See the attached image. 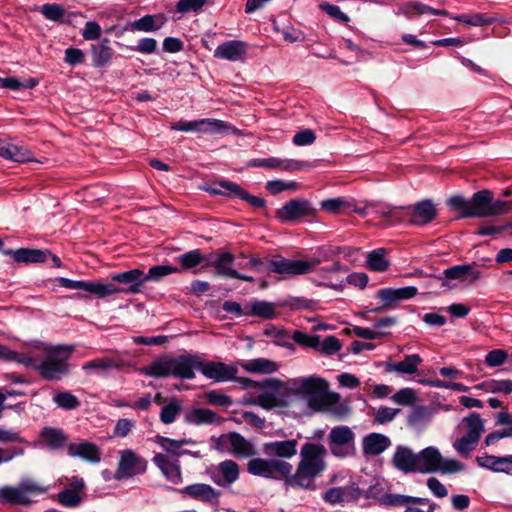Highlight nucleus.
<instances>
[{
  "label": "nucleus",
  "mask_w": 512,
  "mask_h": 512,
  "mask_svg": "<svg viewBox=\"0 0 512 512\" xmlns=\"http://www.w3.org/2000/svg\"><path fill=\"white\" fill-rule=\"evenodd\" d=\"M200 369L208 378L225 382L236 378L237 368L221 362L202 363L191 355H180L172 359H160L145 369L150 376L166 377L173 375L182 379L194 378V370Z\"/></svg>",
  "instance_id": "f257e3e1"
},
{
  "label": "nucleus",
  "mask_w": 512,
  "mask_h": 512,
  "mask_svg": "<svg viewBox=\"0 0 512 512\" xmlns=\"http://www.w3.org/2000/svg\"><path fill=\"white\" fill-rule=\"evenodd\" d=\"M327 388V382L315 376L296 378L290 383L291 392L305 399L306 410L328 412L337 418H344L349 413L347 406L339 403L340 396L328 393Z\"/></svg>",
  "instance_id": "f03ea898"
},
{
  "label": "nucleus",
  "mask_w": 512,
  "mask_h": 512,
  "mask_svg": "<svg viewBox=\"0 0 512 512\" xmlns=\"http://www.w3.org/2000/svg\"><path fill=\"white\" fill-rule=\"evenodd\" d=\"M327 454V448L322 443L315 441L303 443L295 472H290L287 478V486L315 491L316 479L327 470Z\"/></svg>",
  "instance_id": "7ed1b4c3"
},
{
  "label": "nucleus",
  "mask_w": 512,
  "mask_h": 512,
  "mask_svg": "<svg viewBox=\"0 0 512 512\" xmlns=\"http://www.w3.org/2000/svg\"><path fill=\"white\" fill-rule=\"evenodd\" d=\"M0 358L35 369L48 380L58 379L68 371L66 360L58 357V354H0Z\"/></svg>",
  "instance_id": "20e7f679"
},
{
  "label": "nucleus",
  "mask_w": 512,
  "mask_h": 512,
  "mask_svg": "<svg viewBox=\"0 0 512 512\" xmlns=\"http://www.w3.org/2000/svg\"><path fill=\"white\" fill-rule=\"evenodd\" d=\"M418 473H435L441 474H455L465 470L466 466L456 460L447 459L442 456L439 449L434 446H429L422 449L417 453Z\"/></svg>",
  "instance_id": "39448f33"
},
{
  "label": "nucleus",
  "mask_w": 512,
  "mask_h": 512,
  "mask_svg": "<svg viewBox=\"0 0 512 512\" xmlns=\"http://www.w3.org/2000/svg\"><path fill=\"white\" fill-rule=\"evenodd\" d=\"M144 272L138 268L115 273L103 283V298L118 294H138L144 285Z\"/></svg>",
  "instance_id": "423d86ee"
},
{
  "label": "nucleus",
  "mask_w": 512,
  "mask_h": 512,
  "mask_svg": "<svg viewBox=\"0 0 512 512\" xmlns=\"http://www.w3.org/2000/svg\"><path fill=\"white\" fill-rule=\"evenodd\" d=\"M292 465L289 462L280 459H264L254 457L247 463V471L251 475L259 476L267 479H275L283 477L287 485V478L292 472Z\"/></svg>",
  "instance_id": "0eeeda50"
},
{
  "label": "nucleus",
  "mask_w": 512,
  "mask_h": 512,
  "mask_svg": "<svg viewBox=\"0 0 512 512\" xmlns=\"http://www.w3.org/2000/svg\"><path fill=\"white\" fill-rule=\"evenodd\" d=\"M328 446L335 457L352 456L355 453V434L348 426H336L328 434Z\"/></svg>",
  "instance_id": "6e6552de"
},
{
  "label": "nucleus",
  "mask_w": 512,
  "mask_h": 512,
  "mask_svg": "<svg viewBox=\"0 0 512 512\" xmlns=\"http://www.w3.org/2000/svg\"><path fill=\"white\" fill-rule=\"evenodd\" d=\"M476 264H462L449 267L443 271L442 274L435 276V280L441 281V286L453 289L456 287L457 282L474 283L482 276L480 270L475 268Z\"/></svg>",
  "instance_id": "1a4fd4ad"
},
{
  "label": "nucleus",
  "mask_w": 512,
  "mask_h": 512,
  "mask_svg": "<svg viewBox=\"0 0 512 512\" xmlns=\"http://www.w3.org/2000/svg\"><path fill=\"white\" fill-rule=\"evenodd\" d=\"M45 492H47V488L31 479H25L16 487H2L0 489V498L15 504L28 505L30 503L29 495L43 494Z\"/></svg>",
  "instance_id": "9d476101"
},
{
  "label": "nucleus",
  "mask_w": 512,
  "mask_h": 512,
  "mask_svg": "<svg viewBox=\"0 0 512 512\" xmlns=\"http://www.w3.org/2000/svg\"><path fill=\"white\" fill-rule=\"evenodd\" d=\"M379 502L386 506H405L403 512H434L436 505L427 498L412 497L402 494H385Z\"/></svg>",
  "instance_id": "9b49d317"
},
{
  "label": "nucleus",
  "mask_w": 512,
  "mask_h": 512,
  "mask_svg": "<svg viewBox=\"0 0 512 512\" xmlns=\"http://www.w3.org/2000/svg\"><path fill=\"white\" fill-rule=\"evenodd\" d=\"M347 271V266L336 261L330 266L319 268L313 281L317 286H325L341 292L345 287L343 276Z\"/></svg>",
  "instance_id": "f8f14e48"
},
{
  "label": "nucleus",
  "mask_w": 512,
  "mask_h": 512,
  "mask_svg": "<svg viewBox=\"0 0 512 512\" xmlns=\"http://www.w3.org/2000/svg\"><path fill=\"white\" fill-rule=\"evenodd\" d=\"M316 214L317 209L313 207L312 203L302 198L288 201L276 212V216L281 222H291L302 217L313 218Z\"/></svg>",
  "instance_id": "ddd939ff"
},
{
  "label": "nucleus",
  "mask_w": 512,
  "mask_h": 512,
  "mask_svg": "<svg viewBox=\"0 0 512 512\" xmlns=\"http://www.w3.org/2000/svg\"><path fill=\"white\" fill-rule=\"evenodd\" d=\"M146 466V461L132 450H124L121 452L115 477L116 479H123L141 474L146 470Z\"/></svg>",
  "instance_id": "4468645a"
},
{
  "label": "nucleus",
  "mask_w": 512,
  "mask_h": 512,
  "mask_svg": "<svg viewBox=\"0 0 512 512\" xmlns=\"http://www.w3.org/2000/svg\"><path fill=\"white\" fill-rule=\"evenodd\" d=\"M418 289L415 286L401 288H382L377 291L376 297L382 301V305L372 309V312H380L388 306L408 300L416 296Z\"/></svg>",
  "instance_id": "2eb2a0df"
},
{
  "label": "nucleus",
  "mask_w": 512,
  "mask_h": 512,
  "mask_svg": "<svg viewBox=\"0 0 512 512\" xmlns=\"http://www.w3.org/2000/svg\"><path fill=\"white\" fill-rule=\"evenodd\" d=\"M248 167L266 168L271 170L297 171L307 167V163L294 159H281L278 157L254 158L248 162Z\"/></svg>",
  "instance_id": "dca6fc26"
},
{
  "label": "nucleus",
  "mask_w": 512,
  "mask_h": 512,
  "mask_svg": "<svg viewBox=\"0 0 512 512\" xmlns=\"http://www.w3.org/2000/svg\"><path fill=\"white\" fill-rule=\"evenodd\" d=\"M304 260L288 259L281 255L270 258V272L281 275H305Z\"/></svg>",
  "instance_id": "f3484780"
},
{
  "label": "nucleus",
  "mask_w": 512,
  "mask_h": 512,
  "mask_svg": "<svg viewBox=\"0 0 512 512\" xmlns=\"http://www.w3.org/2000/svg\"><path fill=\"white\" fill-rule=\"evenodd\" d=\"M247 53V44L240 40L226 41L216 47L214 57L232 62L243 61Z\"/></svg>",
  "instance_id": "a211bd4d"
},
{
  "label": "nucleus",
  "mask_w": 512,
  "mask_h": 512,
  "mask_svg": "<svg viewBox=\"0 0 512 512\" xmlns=\"http://www.w3.org/2000/svg\"><path fill=\"white\" fill-rule=\"evenodd\" d=\"M0 157L16 163L36 161L32 152L25 146L15 145L4 139H0Z\"/></svg>",
  "instance_id": "6ab92c4d"
},
{
  "label": "nucleus",
  "mask_w": 512,
  "mask_h": 512,
  "mask_svg": "<svg viewBox=\"0 0 512 512\" xmlns=\"http://www.w3.org/2000/svg\"><path fill=\"white\" fill-rule=\"evenodd\" d=\"M179 492L184 496L209 504H216L220 496L219 491L204 483L188 485L179 490Z\"/></svg>",
  "instance_id": "aec40b11"
},
{
  "label": "nucleus",
  "mask_w": 512,
  "mask_h": 512,
  "mask_svg": "<svg viewBox=\"0 0 512 512\" xmlns=\"http://www.w3.org/2000/svg\"><path fill=\"white\" fill-rule=\"evenodd\" d=\"M153 462L170 482L178 484L182 481L181 468L177 458L158 453L153 457Z\"/></svg>",
  "instance_id": "412c9836"
},
{
  "label": "nucleus",
  "mask_w": 512,
  "mask_h": 512,
  "mask_svg": "<svg viewBox=\"0 0 512 512\" xmlns=\"http://www.w3.org/2000/svg\"><path fill=\"white\" fill-rule=\"evenodd\" d=\"M476 462L482 468L512 476V454L506 456H478L476 457Z\"/></svg>",
  "instance_id": "4be33fe9"
},
{
  "label": "nucleus",
  "mask_w": 512,
  "mask_h": 512,
  "mask_svg": "<svg viewBox=\"0 0 512 512\" xmlns=\"http://www.w3.org/2000/svg\"><path fill=\"white\" fill-rule=\"evenodd\" d=\"M239 475V465L233 460H224L218 464L217 474L213 480L221 487H228L238 480Z\"/></svg>",
  "instance_id": "5701e85b"
},
{
  "label": "nucleus",
  "mask_w": 512,
  "mask_h": 512,
  "mask_svg": "<svg viewBox=\"0 0 512 512\" xmlns=\"http://www.w3.org/2000/svg\"><path fill=\"white\" fill-rule=\"evenodd\" d=\"M392 462L398 470L404 473L417 472V453L408 447L398 446L394 452Z\"/></svg>",
  "instance_id": "b1692460"
},
{
  "label": "nucleus",
  "mask_w": 512,
  "mask_h": 512,
  "mask_svg": "<svg viewBox=\"0 0 512 512\" xmlns=\"http://www.w3.org/2000/svg\"><path fill=\"white\" fill-rule=\"evenodd\" d=\"M298 441L295 439L272 441L263 445V451L268 456L292 458L297 454Z\"/></svg>",
  "instance_id": "393cba45"
},
{
  "label": "nucleus",
  "mask_w": 512,
  "mask_h": 512,
  "mask_svg": "<svg viewBox=\"0 0 512 512\" xmlns=\"http://www.w3.org/2000/svg\"><path fill=\"white\" fill-rule=\"evenodd\" d=\"M4 255L12 256L17 263H42L48 259L49 251L43 249L19 248L3 250Z\"/></svg>",
  "instance_id": "a878e982"
},
{
  "label": "nucleus",
  "mask_w": 512,
  "mask_h": 512,
  "mask_svg": "<svg viewBox=\"0 0 512 512\" xmlns=\"http://www.w3.org/2000/svg\"><path fill=\"white\" fill-rule=\"evenodd\" d=\"M492 198V192L484 189L473 194L469 199L470 210L466 213L467 216L472 217H488V210L490 201Z\"/></svg>",
  "instance_id": "bb28decb"
},
{
  "label": "nucleus",
  "mask_w": 512,
  "mask_h": 512,
  "mask_svg": "<svg viewBox=\"0 0 512 512\" xmlns=\"http://www.w3.org/2000/svg\"><path fill=\"white\" fill-rule=\"evenodd\" d=\"M168 21L163 13L147 14L131 23L132 31L154 32L161 29Z\"/></svg>",
  "instance_id": "cd10ccee"
},
{
  "label": "nucleus",
  "mask_w": 512,
  "mask_h": 512,
  "mask_svg": "<svg viewBox=\"0 0 512 512\" xmlns=\"http://www.w3.org/2000/svg\"><path fill=\"white\" fill-rule=\"evenodd\" d=\"M61 287L71 290H81L95 295L98 298H103V282L99 281H86V280H73L65 277L59 279Z\"/></svg>",
  "instance_id": "c85d7f7f"
},
{
  "label": "nucleus",
  "mask_w": 512,
  "mask_h": 512,
  "mask_svg": "<svg viewBox=\"0 0 512 512\" xmlns=\"http://www.w3.org/2000/svg\"><path fill=\"white\" fill-rule=\"evenodd\" d=\"M223 418L210 409L195 408L185 415V421L192 425L214 424L220 425Z\"/></svg>",
  "instance_id": "c756f323"
},
{
  "label": "nucleus",
  "mask_w": 512,
  "mask_h": 512,
  "mask_svg": "<svg viewBox=\"0 0 512 512\" xmlns=\"http://www.w3.org/2000/svg\"><path fill=\"white\" fill-rule=\"evenodd\" d=\"M398 14H403L408 18L413 17L414 15L422 16V15H439V16H448L449 12L445 9H435L426 4H423L419 1H411L399 8Z\"/></svg>",
  "instance_id": "7c9ffc66"
},
{
  "label": "nucleus",
  "mask_w": 512,
  "mask_h": 512,
  "mask_svg": "<svg viewBox=\"0 0 512 512\" xmlns=\"http://www.w3.org/2000/svg\"><path fill=\"white\" fill-rule=\"evenodd\" d=\"M391 445L390 439L379 433H371L363 439V453L376 456L384 452Z\"/></svg>",
  "instance_id": "2f4dec72"
},
{
  "label": "nucleus",
  "mask_w": 512,
  "mask_h": 512,
  "mask_svg": "<svg viewBox=\"0 0 512 512\" xmlns=\"http://www.w3.org/2000/svg\"><path fill=\"white\" fill-rule=\"evenodd\" d=\"M212 256L213 254L205 255L199 249H194L178 255L175 260L181 266L179 268L180 272L182 270H193V273H196L197 271L194 269L204 262L207 263Z\"/></svg>",
  "instance_id": "473e14b6"
},
{
  "label": "nucleus",
  "mask_w": 512,
  "mask_h": 512,
  "mask_svg": "<svg viewBox=\"0 0 512 512\" xmlns=\"http://www.w3.org/2000/svg\"><path fill=\"white\" fill-rule=\"evenodd\" d=\"M109 43V39L104 38L101 42L91 45L90 51L94 67L102 68L111 62L113 50Z\"/></svg>",
  "instance_id": "72a5a7b5"
},
{
  "label": "nucleus",
  "mask_w": 512,
  "mask_h": 512,
  "mask_svg": "<svg viewBox=\"0 0 512 512\" xmlns=\"http://www.w3.org/2000/svg\"><path fill=\"white\" fill-rule=\"evenodd\" d=\"M68 454L72 457H80L86 461L97 463L100 461V452L96 445L90 442H82L79 444H69Z\"/></svg>",
  "instance_id": "f704fd0d"
},
{
  "label": "nucleus",
  "mask_w": 512,
  "mask_h": 512,
  "mask_svg": "<svg viewBox=\"0 0 512 512\" xmlns=\"http://www.w3.org/2000/svg\"><path fill=\"white\" fill-rule=\"evenodd\" d=\"M421 362L422 359L418 354H411L407 355L403 361L387 362L385 369L387 372H396L401 375L413 374L417 371Z\"/></svg>",
  "instance_id": "c9c22d12"
},
{
  "label": "nucleus",
  "mask_w": 512,
  "mask_h": 512,
  "mask_svg": "<svg viewBox=\"0 0 512 512\" xmlns=\"http://www.w3.org/2000/svg\"><path fill=\"white\" fill-rule=\"evenodd\" d=\"M436 216V208L431 200H423L416 203L412 211V219L415 224L424 225L431 222Z\"/></svg>",
  "instance_id": "e433bc0d"
},
{
  "label": "nucleus",
  "mask_w": 512,
  "mask_h": 512,
  "mask_svg": "<svg viewBox=\"0 0 512 512\" xmlns=\"http://www.w3.org/2000/svg\"><path fill=\"white\" fill-rule=\"evenodd\" d=\"M231 452L241 458L253 457L257 451L254 445L237 432H231Z\"/></svg>",
  "instance_id": "4c0bfd02"
},
{
  "label": "nucleus",
  "mask_w": 512,
  "mask_h": 512,
  "mask_svg": "<svg viewBox=\"0 0 512 512\" xmlns=\"http://www.w3.org/2000/svg\"><path fill=\"white\" fill-rule=\"evenodd\" d=\"M242 367L250 373L269 374L276 372L279 365L277 362L266 358H257L244 362Z\"/></svg>",
  "instance_id": "58836bf2"
},
{
  "label": "nucleus",
  "mask_w": 512,
  "mask_h": 512,
  "mask_svg": "<svg viewBox=\"0 0 512 512\" xmlns=\"http://www.w3.org/2000/svg\"><path fill=\"white\" fill-rule=\"evenodd\" d=\"M234 259L235 257L232 253L224 252L216 257L213 255L207 264L212 265L216 269L218 275L230 278L229 271H236L231 267Z\"/></svg>",
  "instance_id": "ea45409f"
},
{
  "label": "nucleus",
  "mask_w": 512,
  "mask_h": 512,
  "mask_svg": "<svg viewBox=\"0 0 512 512\" xmlns=\"http://www.w3.org/2000/svg\"><path fill=\"white\" fill-rule=\"evenodd\" d=\"M247 315L260 317L263 319H274L276 317L275 305L264 300H253L249 304Z\"/></svg>",
  "instance_id": "a19ab883"
},
{
  "label": "nucleus",
  "mask_w": 512,
  "mask_h": 512,
  "mask_svg": "<svg viewBox=\"0 0 512 512\" xmlns=\"http://www.w3.org/2000/svg\"><path fill=\"white\" fill-rule=\"evenodd\" d=\"M230 128V125L219 119L203 118L197 120V132L203 134H222Z\"/></svg>",
  "instance_id": "79ce46f5"
},
{
  "label": "nucleus",
  "mask_w": 512,
  "mask_h": 512,
  "mask_svg": "<svg viewBox=\"0 0 512 512\" xmlns=\"http://www.w3.org/2000/svg\"><path fill=\"white\" fill-rule=\"evenodd\" d=\"M366 265L370 270L375 272H384L388 270L390 267V261L386 257V250L379 248L368 253Z\"/></svg>",
  "instance_id": "37998d69"
},
{
  "label": "nucleus",
  "mask_w": 512,
  "mask_h": 512,
  "mask_svg": "<svg viewBox=\"0 0 512 512\" xmlns=\"http://www.w3.org/2000/svg\"><path fill=\"white\" fill-rule=\"evenodd\" d=\"M122 366L123 362L119 358L105 356L86 363L84 369H96L98 372L102 373L113 369H120Z\"/></svg>",
  "instance_id": "c03bdc74"
},
{
  "label": "nucleus",
  "mask_w": 512,
  "mask_h": 512,
  "mask_svg": "<svg viewBox=\"0 0 512 512\" xmlns=\"http://www.w3.org/2000/svg\"><path fill=\"white\" fill-rule=\"evenodd\" d=\"M463 423L467 428V433L465 435L479 441L482 433L484 432V421L480 415L475 412L470 413L463 419Z\"/></svg>",
  "instance_id": "a18cd8bd"
},
{
  "label": "nucleus",
  "mask_w": 512,
  "mask_h": 512,
  "mask_svg": "<svg viewBox=\"0 0 512 512\" xmlns=\"http://www.w3.org/2000/svg\"><path fill=\"white\" fill-rule=\"evenodd\" d=\"M180 273V269L175 266L171 265H156L152 266L147 273H144V282L153 281V282H159L164 277Z\"/></svg>",
  "instance_id": "49530a36"
},
{
  "label": "nucleus",
  "mask_w": 512,
  "mask_h": 512,
  "mask_svg": "<svg viewBox=\"0 0 512 512\" xmlns=\"http://www.w3.org/2000/svg\"><path fill=\"white\" fill-rule=\"evenodd\" d=\"M45 443L52 449H58L63 446L66 441V437L62 430L45 427L40 433Z\"/></svg>",
  "instance_id": "de8ad7c7"
},
{
  "label": "nucleus",
  "mask_w": 512,
  "mask_h": 512,
  "mask_svg": "<svg viewBox=\"0 0 512 512\" xmlns=\"http://www.w3.org/2000/svg\"><path fill=\"white\" fill-rule=\"evenodd\" d=\"M476 387L488 393H503L506 395L512 393L511 380H489L477 385Z\"/></svg>",
  "instance_id": "09e8293b"
},
{
  "label": "nucleus",
  "mask_w": 512,
  "mask_h": 512,
  "mask_svg": "<svg viewBox=\"0 0 512 512\" xmlns=\"http://www.w3.org/2000/svg\"><path fill=\"white\" fill-rule=\"evenodd\" d=\"M292 343H296L304 349H318L320 346V337L295 330L292 332Z\"/></svg>",
  "instance_id": "8fccbe9b"
},
{
  "label": "nucleus",
  "mask_w": 512,
  "mask_h": 512,
  "mask_svg": "<svg viewBox=\"0 0 512 512\" xmlns=\"http://www.w3.org/2000/svg\"><path fill=\"white\" fill-rule=\"evenodd\" d=\"M351 204L344 197L327 198L320 202V208L323 211L339 214L342 210L351 209Z\"/></svg>",
  "instance_id": "3c124183"
},
{
  "label": "nucleus",
  "mask_w": 512,
  "mask_h": 512,
  "mask_svg": "<svg viewBox=\"0 0 512 512\" xmlns=\"http://www.w3.org/2000/svg\"><path fill=\"white\" fill-rule=\"evenodd\" d=\"M157 443L167 452L173 455L172 458H177L182 454L187 453V451H178L183 445L191 443V440L181 439V440H173L170 438L158 436Z\"/></svg>",
  "instance_id": "603ef678"
},
{
  "label": "nucleus",
  "mask_w": 512,
  "mask_h": 512,
  "mask_svg": "<svg viewBox=\"0 0 512 512\" xmlns=\"http://www.w3.org/2000/svg\"><path fill=\"white\" fill-rule=\"evenodd\" d=\"M29 349L38 351V352H72L74 350L73 345H66V344H58V345H51L45 342H42L40 340H31L29 342Z\"/></svg>",
  "instance_id": "864d4df0"
},
{
  "label": "nucleus",
  "mask_w": 512,
  "mask_h": 512,
  "mask_svg": "<svg viewBox=\"0 0 512 512\" xmlns=\"http://www.w3.org/2000/svg\"><path fill=\"white\" fill-rule=\"evenodd\" d=\"M454 20L465 23L469 26H487L494 22V18L487 17L480 13L475 14H460L452 17Z\"/></svg>",
  "instance_id": "5fc2aeb1"
},
{
  "label": "nucleus",
  "mask_w": 512,
  "mask_h": 512,
  "mask_svg": "<svg viewBox=\"0 0 512 512\" xmlns=\"http://www.w3.org/2000/svg\"><path fill=\"white\" fill-rule=\"evenodd\" d=\"M283 305L293 310H313L317 302L306 297L290 296L284 300Z\"/></svg>",
  "instance_id": "6e6d98bb"
},
{
  "label": "nucleus",
  "mask_w": 512,
  "mask_h": 512,
  "mask_svg": "<svg viewBox=\"0 0 512 512\" xmlns=\"http://www.w3.org/2000/svg\"><path fill=\"white\" fill-rule=\"evenodd\" d=\"M350 490L348 487L330 488L324 493L323 500L331 505L342 503L348 498Z\"/></svg>",
  "instance_id": "4d7b16f0"
},
{
  "label": "nucleus",
  "mask_w": 512,
  "mask_h": 512,
  "mask_svg": "<svg viewBox=\"0 0 512 512\" xmlns=\"http://www.w3.org/2000/svg\"><path fill=\"white\" fill-rule=\"evenodd\" d=\"M478 440L470 438L467 435L462 436L453 443V448L462 457H469L470 453L476 448Z\"/></svg>",
  "instance_id": "13d9d810"
},
{
  "label": "nucleus",
  "mask_w": 512,
  "mask_h": 512,
  "mask_svg": "<svg viewBox=\"0 0 512 512\" xmlns=\"http://www.w3.org/2000/svg\"><path fill=\"white\" fill-rule=\"evenodd\" d=\"M40 12L48 20L58 22V23L64 22L63 17L65 14V10L59 4H56V3L44 4V5H42Z\"/></svg>",
  "instance_id": "bf43d9fd"
},
{
  "label": "nucleus",
  "mask_w": 512,
  "mask_h": 512,
  "mask_svg": "<svg viewBox=\"0 0 512 512\" xmlns=\"http://www.w3.org/2000/svg\"><path fill=\"white\" fill-rule=\"evenodd\" d=\"M54 402L61 408L72 410L80 405V401L70 392H58L53 397Z\"/></svg>",
  "instance_id": "052dcab7"
},
{
  "label": "nucleus",
  "mask_w": 512,
  "mask_h": 512,
  "mask_svg": "<svg viewBox=\"0 0 512 512\" xmlns=\"http://www.w3.org/2000/svg\"><path fill=\"white\" fill-rule=\"evenodd\" d=\"M319 9L342 24H347L350 21L349 16L337 5L323 2L319 4Z\"/></svg>",
  "instance_id": "680f3d73"
},
{
  "label": "nucleus",
  "mask_w": 512,
  "mask_h": 512,
  "mask_svg": "<svg viewBox=\"0 0 512 512\" xmlns=\"http://www.w3.org/2000/svg\"><path fill=\"white\" fill-rule=\"evenodd\" d=\"M181 406L176 399L165 405L160 413V420L164 424H171L175 421L177 415L180 413Z\"/></svg>",
  "instance_id": "e2e57ef3"
},
{
  "label": "nucleus",
  "mask_w": 512,
  "mask_h": 512,
  "mask_svg": "<svg viewBox=\"0 0 512 512\" xmlns=\"http://www.w3.org/2000/svg\"><path fill=\"white\" fill-rule=\"evenodd\" d=\"M242 267L258 273L270 272V259L251 256L248 261L242 265Z\"/></svg>",
  "instance_id": "0e129e2a"
},
{
  "label": "nucleus",
  "mask_w": 512,
  "mask_h": 512,
  "mask_svg": "<svg viewBox=\"0 0 512 512\" xmlns=\"http://www.w3.org/2000/svg\"><path fill=\"white\" fill-rule=\"evenodd\" d=\"M207 3V0H179L176 4V11L180 14L198 12Z\"/></svg>",
  "instance_id": "69168bd1"
},
{
  "label": "nucleus",
  "mask_w": 512,
  "mask_h": 512,
  "mask_svg": "<svg viewBox=\"0 0 512 512\" xmlns=\"http://www.w3.org/2000/svg\"><path fill=\"white\" fill-rule=\"evenodd\" d=\"M447 203L453 210L460 211L462 218H470V216L466 215L470 210L469 199L461 195H455L450 197Z\"/></svg>",
  "instance_id": "338daca9"
},
{
  "label": "nucleus",
  "mask_w": 512,
  "mask_h": 512,
  "mask_svg": "<svg viewBox=\"0 0 512 512\" xmlns=\"http://www.w3.org/2000/svg\"><path fill=\"white\" fill-rule=\"evenodd\" d=\"M58 500L63 506L76 507L81 503L82 498L74 490L65 489L58 494Z\"/></svg>",
  "instance_id": "774afa93"
}]
</instances>
